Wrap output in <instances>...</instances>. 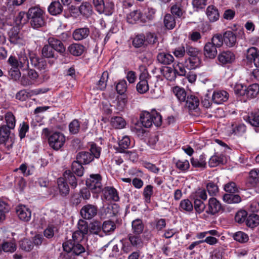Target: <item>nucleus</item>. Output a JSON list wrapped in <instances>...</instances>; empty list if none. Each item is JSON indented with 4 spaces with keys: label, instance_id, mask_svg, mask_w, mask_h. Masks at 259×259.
I'll return each instance as SVG.
<instances>
[{
    "label": "nucleus",
    "instance_id": "1",
    "mask_svg": "<svg viewBox=\"0 0 259 259\" xmlns=\"http://www.w3.org/2000/svg\"><path fill=\"white\" fill-rule=\"evenodd\" d=\"M26 15L33 28L38 29L45 25V12L40 7L34 6L30 8Z\"/></svg>",
    "mask_w": 259,
    "mask_h": 259
},
{
    "label": "nucleus",
    "instance_id": "2",
    "mask_svg": "<svg viewBox=\"0 0 259 259\" xmlns=\"http://www.w3.org/2000/svg\"><path fill=\"white\" fill-rule=\"evenodd\" d=\"M186 54L189 56L185 60V66L189 70L198 67L201 63L200 55L201 51L197 48L186 45Z\"/></svg>",
    "mask_w": 259,
    "mask_h": 259
},
{
    "label": "nucleus",
    "instance_id": "3",
    "mask_svg": "<svg viewBox=\"0 0 259 259\" xmlns=\"http://www.w3.org/2000/svg\"><path fill=\"white\" fill-rule=\"evenodd\" d=\"M101 154V148L95 144H92L89 151H81L76 156V159L83 164L90 163L94 158H99Z\"/></svg>",
    "mask_w": 259,
    "mask_h": 259
},
{
    "label": "nucleus",
    "instance_id": "4",
    "mask_svg": "<svg viewBox=\"0 0 259 259\" xmlns=\"http://www.w3.org/2000/svg\"><path fill=\"white\" fill-rule=\"evenodd\" d=\"M140 121L142 125L146 128L151 127L153 123L158 126L161 124L162 117L155 111L151 113L145 111L140 114Z\"/></svg>",
    "mask_w": 259,
    "mask_h": 259
},
{
    "label": "nucleus",
    "instance_id": "5",
    "mask_svg": "<svg viewBox=\"0 0 259 259\" xmlns=\"http://www.w3.org/2000/svg\"><path fill=\"white\" fill-rule=\"evenodd\" d=\"M39 75L33 69H29L24 73L20 79V84L23 87L30 86L38 82Z\"/></svg>",
    "mask_w": 259,
    "mask_h": 259
},
{
    "label": "nucleus",
    "instance_id": "6",
    "mask_svg": "<svg viewBox=\"0 0 259 259\" xmlns=\"http://www.w3.org/2000/svg\"><path fill=\"white\" fill-rule=\"evenodd\" d=\"M86 185L93 192L98 193L102 190V177L100 174L91 175L86 181Z\"/></svg>",
    "mask_w": 259,
    "mask_h": 259
},
{
    "label": "nucleus",
    "instance_id": "7",
    "mask_svg": "<svg viewBox=\"0 0 259 259\" xmlns=\"http://www.w3.org/2000/svg\"><path fill=\"white\" fill-rule=\"evenodd\" d=\"M66 141L64 135L60 133L56 132L50 135L48 138L50 146L53 149L58 150L63 147Z\"/></svg>",
    "mask_w": 259,
    "mask_h": 259
},
{
    "label": "nucleus",
    "instance_id": "8",
    "mask_svg": "<svg viewBox=\"0 0 259 259\" xmlns=\"http://www.w3.org/2000/svg\"><path fill=\"white\" fill-rule=\"evenodd\" d=\"M10 131L5 125L0 127V144H5L8 150L12 148L14 142L10 139Z\"/></svg>",
    "mask_w": 259,
    "mask_h": 259
},
{
    "label": "nucleus",
    "instance_id": "9",
    "mask_svg": "<svg viewBox=\"0 0 259 259\" xmlns=\"http://www.w3.org/2000/svg\"><path fill=\"white\" fill-rule=\"evenodd\" d=\"M223 210L222 204L218 200L214 197L209 198L206 207V213L214 215Z\"/></svg>",
    "mask_w": 259,
    "mask_h": 259
},
{
    "label": "nucleus",
    "instance_id": "10",
    "mask_svg": "<svg viewBox=\"0 0 259 259\" xmlns=\"http://www.w3.org/2000/svg\"><path fill=\"white\" fill-rule=\"evenodd\" d=\"M98 207L93 204H88L84 205L80 209V215L85 220H91L98 213Z\"/></svg>",
    "mask_w": 259,
    "mask_h": 259
},
{
    "label": "nucleus",
    "instance_id": "11",
    "mask_svg": "<svg viewBox=\"0 0 259 259\" xmlns=\"http://www.w3.org/2000/svg\"><path fill=\"white\" fill-rule=\"evenodd\" d=\"M64 250L68 252L72 251L75 255H78L85 251L84 247L80 243L66 242L63 244Z\"/></svg>",
    "mask_w": 259,
    "mask_h": 259
},
{
    "label": "nucleus",
    "instance_id": "12",
    "mask_svg": "<svg viewBox=\"0 0 259 259\" xmlns=\"http://www.w3.org/2000/svg\"><path fill=\"white\" fill-rule=\"evenodd\" d=\"M148 74L147 72H143L139 76V82L137 83V91L140 94H144L149 89L148 80L147 79Z\"/></svg>",
    "mask_w": 259,
    "mask_h": 259
},
{
    "label": "nucleus",
    "instance_id": "13",
    "mask_svg": "<svg viewBox=\"0 0 259 259\" xmlns=\"http://www.w3.org/2000/svg\"><path fill=\"white\" fill-rule=\"evenodd\" d=\"M29 59L32 66L39 70H45L47 68L46 61L42 58H40L36 54L29 53Z\"/></svg>",
    "mask_w": 259,
    "mask_h": 259
},
{
    "label": "nucleus",
    "instance_id": "14",
    "mask_svg": "<svg viewBox=\"0 0 259 259\" xmlns=\"http://www.w3.org/2000/svg\"><path fill=\"white\" fill-rule=\"evenodd\" d=\"M16 213L19 219L24 222H28L31 217L29 208L23 205H19L16 208Z\"/></svg>",
    "mask_w": 259,
    "mask_h": 259
},
{
    "label": "nucleus",
    "instance_id": "15",
    "mask_svg": "<svg viewBox=\"0 0 259 259\" xmlns=\"http://www.w3.org/2000/svg\"><path fill=\"white\" fill-rule=\"evenodd\" d=\"M49 45L56 52L63 55L66 51V48L63 42L54 37H50L48 39Z\"/></svg>",
    "mask_w": 259,
    "mask_h": 259
},
{
    "label": "nucleus",
    "instance_id": "16",
    "mask_svg": "<svg viewBox=\"0 0 259 259\" xmlns=\"http://www.w3.org/2000/svg\"><path fill=\"white\" fill-rule=\"evenodd\" d=\"M104 197L107 200L118 201L119 200L117 190L112 187H106L102 190Z\"/></svg>",
    "mask_w": 259,
    "mask_h": 259
},
{
    "label": "nucleus",
    "instance_id": "17",
    "mask_svg": "<svg viewBox=\"0 0 259 259\" xmlns=\"http://www.w3.org/2000/svg\"><path fill=\"white\" fill-rule=\"evenodd\" d=\"M45 93L41 89H36L32 90L30 92H27L23 89L19 91L16 95V98L20 101H24L31 97L32 95H38L40 93Z\"/></svg>",
    "mask_w": 259,
    "mask_h": 259
},
{
    "label": "nucleus",
    "instance_id": "18",
    "mask_svg": "<svg viewBox=\"0 0 259 259\" xmlns=\"http://www.w3.org/2000/svg\"><path fill=\"white\" fill-rule=\"evenodd\" d=\"M246 58L250 63L253 62L256 67L259 66V51H257L255 47L247 50Z\"/></svg>",
    "mask_w": 259,
    "mask_h": 259
},
{
    "label": "nucleus",
    "instance_id": "19",
    "mask_svg": "<svg viewBox=\"0 0 259 259\" xmlns=\"http://www.w3.org/2000/svg\"><path fill=\"white\" fill-rule=\"evenodd\" d=\"M229 99V94L225 91H215L213 92L212 100L214 103L222 104Z\"/></svg>",
    "mask_w": 259,
    "mask_h": 259
},
{
    "label": "nucleus",
    "instance_id": "20",
    "mask_svg": "<svg viewBox=\"0 0 259 259\" xmlns=\"http://www.w3.org/2000/svg\"><path fill=\"white\" fill-rule=\"evenodd\" d=\"M90 33L88 27L79 28L75 29L72 33V37L75 40L80 41L87 38Z\"/></svg>",
    "mask_w": 259,
    "mask_h": 259
},
{
    "label": "nucleus",
    "instance_id": "21",
    "mask_svg": "<svg viewBox=\"0 0 259 259\" xmlns=\"http://www.w3.org/2000/svg\"><path fill=\"white\" fill-rule=\"evenodd\" d=\"M218 60L222 64H230L234 61L235 55L230 51H224L219 55Z\"/></svg>",
    "mask_w": 259,
    "mask_h": 259
},
{
    "label": "nucleus",
    "instance_id": "22",
    "mask_svg": "<svg viewBox=\"0 0 259 259\" xmlns=\"http://www.w3.org/2000/svg\"><path fill=\"white\" fill-rule=\"evenodd\" d=\"M157 60L161 64L169 65L174 62V58L170 54L162 52L158 53L157 55Z\"/></svg>",
    "mask_w": 259,
    "mask_h": 259
},
{
    "label": "nucleus",
    "instance_id": "23",
    "mask_svg": "<svg viewBox=\"0 0 259 259\" xmlns=\"http://www.w3.org/2000/svg\"><path fill=\"white\" fill-rule=\"evenodd\" d=\"M207 17L211 22L218 21L220 18L218 9L213 5L209 6L206 11Z\"/></svg>",
    "mask_w": 259,
    "mask_h": 259
},
{
    "label": "nucleus",
    "instance_id": "24",
    "mask_svg": "<svg viewBox=\"0 0 259 259\" xmlns=\"http://www.w3.org/2000/svg\"><path fill=\"white\" fill-rule=\"evenodd\" d=\"M217 47L213 45L211 42H207L204 47V55L206 58L209 59H214L218 53Z\"/></svg>",
    "mask_w": 259,
    "mask_h": 259
},
{
    "label": "nucleus",
    "instance_id": "25",
    "mask_svg": "<svg viewBox=\"0 0 259 259\" xmlns=\"http://www.w3.org/2000/svg\"><path fill=\"white\" fill-rule=\"evenodd\" d=\"M62 179H64L65 182L68 183L71 187L74 189L77 185V181L74 174L70 170H65L63 174Z\"/></svg>",
    "mask_w": 259,
    "mask_h": 259
},
{
    "label": "nucleus",
    "instance_id": "26",
    "mask_svg": "<svg viewBox=\"0 0 259 259\" xmlns=\"http://www.w3.org/2000/svg\"><path fill=\"white\" fill-rule=\"evenodd\" d=\"M144 228V224L141 219H136L132 222V230L136 235L141 234L143 232Z\"/></svg>",
    "mask_w": 259,
    "mask_h": 259
},
{
    "label": "nucleus",
    "instance_id": "27",
    "mask_svg": "<svg viewBox=\"0 0 259 259\" xmlns=\"http://www.w3.org/2000/svg\"><path fill=\"white\" fill-rule=\"evenodd\" d=\"M225 44L229 47H233L236 43V36L232 31H227L224 34Z\"/></svg>",
    "mask_w": 259,
    "mask_h": 259
},
{
    "label": "nucleus",
    "instance_id": "28",
    "mask_svg": "<svg viewBox=\"0 0 259 259\" xmlns=\"http://www.w3.org/2000/svg\"><path fill=\"white\" fill-rule=\"evenodd\" d=\"M244 118L252 126L259 127V111L251 112Z\"/></svg>",
    "mask_w": 259,
    "mask_h": 259
},
{
    "label": "nucleus",
    "instance_id": "29",
    "mask_svg": "<svg viewBox=\"0 0 259 259\" xmlns=\"http://www.w3.org/2000/svg\"><path fill=\"white\" fill-rule=\"evenodd\" d=\"M185 101L186 106L188 107L189 110H195L199 105V99L195 96L192 95H188Z\"/></svg>",
    "mask_w": 259,
    "mask_h": 259
},
{
    "label": "nucleus",
    "instance_id": "30",
    "mask_svg": "<svg viewBox=\"0 0 259 259\" xmlns=\"http://www.w3.org/2000/svg\"><path fill=\"white\" fill-rule=\"evenodd\" d=\"M48 12L54 16L60 14L63 11V7L58 1H54L48 7Z\"/></svg>",
    "mask_w": 259,
    "mask_h": 259
},
{
    "label": "nucleus",
    "instance_id": "31",
    "mask_svg": "<svg viewBox=\"0 0 259 259\" xmlns=\"http://www.w3.org/2000/svg\"><path fill=\"white\" fill-rule=\"evenodd\" d=\"M259 93V85L253 83L246 87L245 97L248 99L255 98Z\"/></svg>",
    "mask_w": 259,
    "mask_h": 259
},
{
    "label": "nucleus",
    "instance_id": "32",
    "mask_svg": "<svg viewBox=\"0 0 259 259\" xmlns=\"http://www.w3.org/2000/svg\"><path fill=\"white\" fill-rule=\"evenodd\" d=\"M142 14L140 10H135L127 16V21L129 23L134 24L138 22H143Z\"/></svg>",
    "mask_w": 259,
    "mask_h": 259
},
{
    "label": "nucleus",
    "instance_id": "33",
    "mask_svg": "<svg viewBox=\"0 0 259 259\" xmlns=\"http://www.w3.org/2000/svg\"><path fill=\"white\" fill-rule=\"evenodd\" d=\"M68 51L75 56H80L84 51V47L78 44H72L68 47Z\"/></svg>",
    "mask_w": 259,
    "mask_h": 259
},
{
    "label": "nucleus",
    "instance_id": "34",
    "mask_svg": "<svg viewBox=\"0 0 259 259\" xmlns=\"http://www.w3.org/2000/svg\"><path fill=\"white\" fill-rule=\"evenodd\" d=\"M57 184L59 192L61 196H65L69 194L70 189L66 182H65L64 179H62V178H58Z\"/></svg>",
    "mask_w": 259,
    "mask_h": 259
},
{
    "label": "nucleus",
    "instance_id": "35",
    "mask_svg": "<svg viewBox=\"0 0 259 259\" xmlns=\"http://www.w3.org/2000/svg\"><path fill=\"white\" fill-rule=\"evenodd\" d=\"M191 163L195 168H205L206 166L205 157L203 155H201L199 158H191Z\"/></svg>",
    "mask_w": 259,
    "mask_h": 259
},
{
    "label": "nucleus",
    "instance_id": "36",
    "mask_svg": "<svg viewBox=\"0 0 259 259\" xmlns=\"http://www.w3.org/2000/svg\"><path fill=\"white\" fill-rule=\"evenodd\" d=\"M225 194L223 197V201L228 204L238 203L241 202V197L238 194Z\"/></svg>",
    "mask_w": 259,
    "mask_h": 259
},
{
    "label": "nucleus",
    "instance_id": "37",
    "mask_svg": "<svg viewBox=\"0 0 259 259\" xmlns=\"http://www.w3.org/2000/svg\"><path fill=\"white\" fill-rule=\"evenodd\" d=\"M179 208L181 211L190 213L193 210V205L189 199H185L181 201Z\"/></svg>",
    "mask_w": 259,
    "mask_h": 259
},
{
    "label": "nucleus",
    "instance_id": "38",
    "mask_svg": "<svg viewBox=\"0 0 259 259\" xmlns=\"http://www.w3.org/2000/svg\"><path fill=\"white\" fill-rule=\"evenodd\" d=\"M55 50L48 44L45 45L41 50L42 56L46 58H57Z\"/></svg>",
    "mask_w": 259,
    "mask_h": 259
},
{
    "label": "nucleus",
    "instance_id": "39",
    "mask_svg": "<svg viewBox=\"0 0 259 259\" xmlns=\"http://www.w3.org/2000/svg\"><path fill=\"white\" fill-rule=\"evenodd\" d=\"M81 163L77 161V160L72 162L71 165V170L73 174L76 175L78 177H82L84 173V167Z\"/></svg>",
    "mask_w": 259,
    "mask_h": 259
},
{
    "label": "nucleus",
    "instance_id": "40",
    "mask_svg": "<svg viewBox=\"0 0 259 259\" xmlns=\"http://www.w3.org/2000/svg\"><path fill=\"white\" fill-rule=\"evenodd\" d=\"M102 10L98 11L100 14H104L106 15H111L114 11V4L113 2L110 1H106L102 5Z\"/></svg>",
    "mask_w": 259,
    "mask_h": 259
},
{
    "label": "nucleus",
    "instance_id": "41",
    "mask_svg": "<svg viewBox=\"0 0 259 259\" xmlns=\"http://www.w3.org/2000/svg\"><path fill=\"white\" fill-rule=\"evenodd\" d=\"M247 227L253 229L259 225V215L256 214H251L247 217L246 221Z\"/></svg>",
    "mask_w": 259,
    "mask_h": 259
},
{
    "label": "nucleus",
    "instance_id": "42",
    "mask_svg": "<svg viewBox=\"0 0 259 259\" xmlns=\"http://www.w3.org/2000/svg\"><path fill=\"white\" fill-rule=\"evenodd\" d=\"M163 23L165 27L168 29H172L176 24L175 17L170 14H166L164 17Z\"/></svg>",
    "mask_w": 259,
    "mask_h": 259
},
{
    "label": "nucleus",
    "instance_id": "43",
    "mask_svg": "<svg viewBox=\"0 0 259 259\" xmlns=\"http://www.w3.org/2000/svg\"><path fill=\"white\" fill-rule=\"evenodd\" d=\"M172 91L175 95L180 102H185L187 98V93L184 89L176 86L173 88Z\"/></svg>",
    "mask_w": 259,
    "mask_h": 259
},
{
    "label": "nucleus",
    "instance_id": "44",
    "mask_svg": "<svg viewBox=\"0 0 259 259\" xmlns=\"http://www.w3.org/2000/svg\"><path fill=\"white\" fill-rule=\"evenodd\" d=\"M233 238L240 243H245L249 240L248 235L242 231H238L232 235Z\"/></svg>",
    "mask_w": 259,
    "mask_h": 259
},
{
    "label": "nucleus",
    "instance_id": "45",
    "mask_svg": "<svg viewBox=\"0 0 259 259\" xmlns=\"http://www.w3.org/2000/svg\"><path fill=\"white\" fill-rule=\"evenodd\" d=\"M111 124L113 127L120 129L125 126L126 122L122 117L116 116L111 118Z\"/></svg>",
    "mask_w": 259,
    "mask_h": 259
},
{
    "label": "nucleus",
    "instance_id": "46",
    "mask_svg": "<svg viewBox=\"0 0 259 259\" xmlns=\"http://www.w3.org/2000/svg\"><path fill=\"white\" fill-rule=\"evenodd\" d=\"M79 11L82 15L88 17L92 14V7L88 3H83L79 8Z\"/></svg>",
    "mask_w": 259,
    "mask_h": 259
},
{
    "label": "nucleus",
    "instance_id": "47",
    "mask_svg": "<svg viewBox=\"0 0 259 259\" xmlns=\"http://www.w3.org/2000/svg\"><path fill=\"white\" fill-rule=\"evenodd\" d=\"M109 74L107 71H104L103 72L100 80L98 81L97 84V88L98 89L103 91L104 90L107 86V81L108 79Z\"/></svg>",
    "mask_w": 259,
    "mask_h": 259
},
{
    "label": "nucleus",
    "instance_id": "48",
    "mask_svg": "<svg viewBox=\"0 0 259 259\" xmlns=\"http://www.w3.org/2000/svg\"><path fill=\"white\" fill-rule=\"evenodd\" d=\"M5 120L7 123L6 126L9 130L14 128L16 124V119L12 112H9L5 114Z\"/></svg>",
    "mask_w": 259,
    "mask_h": 259
},
{
    "label": "nucleus",
    "instance_id": "49",
    "mask_svg": "<svg viewBox=\"0 0 259 259\" xmlns=\"http://www.w3.org/2000/svg\"><path fill=\"white\" fill-rule=\"evenodd\" d=\"M223 155L215 154L211 156L208 161V164L210 167H213L217 166L223 162Z\"/></svg>",
    "mask_w": 259,
    "mask_h": 259
},
{
    "label": "nucleus",
    "instance_id": "50",
    "mask_svg": "<svg viewBox=\"0 0 259 259\" xmlns=\"http://www.w3.org/2000/svg\"><path fill=\"white\" fill-rule=\"evenodd\" d=\"M3 251L6 252H14L16 250V244L12 241H5L2 244Z\"/></svg>",
    "mask_w": 259,
    "mask_h": 259
},
{
    "label": "nucleus",
    "instance_id": "51",
    "mask_svg": "<svg viewBox=\"0 0 259 259\" xmlns=\"http://www.w3.org/2000/svg\"><path fill=\"white\" fill-rule=\"evenodd\" d=\"M128 239L131 244L135 247L141 245L142 243V239L140 235H136L135 234H129L128 235Z\"/></svg>",
    "mask_w": 259,
    "mask_h": 259
},
{
    "label": "nucleus",
    "instance_id": "52",
    "mask_svg": "<svg viewBox=\"0 0 259 259\" xmlns=\"http://www.w3.org/2000/svg\"><path fill=\"white\" fill-rule=\"evenodd\" d=\"M153 188L152 185H148L144 189L143 195L146 203H149L151 202V197L153 193Z\"/></svg>",
    "mask_w": 259,
    "mask_h": 259
},
{
    "label": "nucleus",
    "instance_id": "53",
    "mask_svg": "<svg viewBox=\"0 0 259 259\" xmlns=\"http://www.w3.org/2000/svg\"><path fill=\"white\" fill-rule=\"evenodd\" d=\"M206 190L210 196H214L219 193V187L214 182H210L206 186Z\"/></svg>",
    "mask_w": 259,
    "mask_h": 259
},
{
    "label": "nucleus",
    "instance_id": "54",
    "mask_svg": "<svg viewBox=\"0 0 259 259\" xmlns=\"http://www.w3.org/2000/svg\"><path fill=\"white\" fill-rule=\"evenodd\" d=\"M176 166L179 170L186 172L190 167L189 162L187 160H178L176 162Z\"/></svg>",
    "mask_w": 259,
    "mask_h": 259
},
{
    "label": "nucleus",
    "instance_id": "55",
    "mask_svg": "<svg viewBox=\"0 0 259 259\" xmlns=\"http://www.w3.org/2000/svg\"><path fill=\"white\" fill-rule=\"evenodd\" d=\"M9 206L5 201L0 200V222L6 219V214L9 211Z\"/></svg>",
    "mask_w": 259,
    "mask_h": 259
},
{
    "label": "nucleus",
    "instance_id": "56",
    "mask_svg": "<svg viewBox=\"0 0 259 259\" xmlns=\"http://www.w3.org/2000/svg\"><path fill=\"white\" fill-rule=\"evenodd\" d=\"M193 207H194L196 212L200 214L204 210L206 206L202 200L198 198H194Z\"/></svg>",
    "mask_w": 259,
    "mask_h": 259
},
{
    "label": "nucleus",
    "instance_id": "57",
    "mask_svg": "<svg viewBox=\"0 0 259 259\" xmlns=\"http://www.w3.org/2000/svg\"><path fill=\"white\" fill-rule=\"evenodd\" d=\"M246 131V126L243 124H232V134L241 135Z\"/></svg>",
    "mask_w": 259,
    "mask_h": 259
},
{
    "label": "nucleus",
    "instance_id": "58",
    "mask_svg": "<svg viewBox=\"0 0 259 259\" xmlns=\"http://www.w3.org/2000/svg\"><path fill=\"white\" fill-rule=\"evenodd\" d=\"M131 144V141L128 136H124L118 142L119 148L121 152H124V150L127 149Z\"/></svg>",
    "mask_w": 259,
    "mask_h": 259
},
{
    "label": "nucleus",
    "instance_id": "59",
    "mask_svg": "<svg viewBox=\"0 0 259 259\" xmlns=\"http://www.w3.org/2000/svg\"><path fill=\"white\" fill-rule=\"evenodd\" d=\"M224 42V36L221 34H215L211 39V44L214 45L217 48H220L223 45Z\"/></svg>",
    "mask_w": 259,
    "mask_h": 259
},
{
    "label": "nucleus",
    "instance_id": "60",
    "mask_svg": "<svg viewBox=\"0 0 259 259\" xmlns=\"http://www.w3.org/2000/svg\"><path fill=\"white\" fill-rule=\"evenodd\" d=\"M170 12L176 18H180L183 15L184 11L180 4H175L170 8Z\"/></svg>",
    "mask_w": 259,
    "mask_h": 259
},
{
    "label": "nucleus",
    "instance_id": "61",
    "mask_svg": "<svg viewBox=\"0 0 259 259\" xmlns=\"http://www.w3.org/2000/svg\"><path fill=\"white\" fill-rule=\"evenodd\" d=\"M80 127L79 121L77 119L73 120L69 124V130L72 134H77Z\"/></svg>",
    "mask_w": 259,
    "mask_h": 259
},
{
    "label": "nucleus",
    "instance_id": "62",
    "mask_svg": "<svg viewBox=\"0 0 259 259\" xmlns=\"http://www.w3.org/2000/svg\"><path fill=\"white\" fill-rule=\"evenodd\" d=\"M247 216V212L244 210H240L238 211L235 216V221L239 224H242L246 221Z\"/></svg>",
    "mask_w": 259,
    "mask_h": 259
},
{
    "label": "nucleus",
    "instance_id": "63",
    "mask_svg": "<svg viewBox=\"0 0 259 259\" xmlns=\"http://www.w3.org/2000/svg\"><path fill=\"white\" fill-rule=\"evenodd\" d=\"M115 229V223L111 221H105L102 225V230L105 233L113 231Z\"/></svg>",
    "mask_w": 259,
    "mask_h": 259
},
{
    "label": "nucleus",
    "instance_id": "64",
    "mask_svg": "<svg viewBox=\"0 0 259 259\" xmlns=\"http://www.w3.org/2000/svg\"><path fill=\"white\" fill-rule=\"evenodd\" d=\"M77 231H79L84 235L88 233L89 228L88 223L83 220L80 219L77 224Z\"/></svg>",
    "mask_w": 259,
    "mask_h": 259
}]
</instances>
